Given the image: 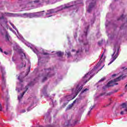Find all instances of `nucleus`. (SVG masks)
Here are the masks:
<instances>
[{"instance_id":"f257e3e1","label":"nucleus","mask_w":127,"mask_h":127,"mask_svg":"<svg viewBox=\"0 0 127 127\" xmlns=\"http://www.w3.org/2000/svg\"><path fill=\"white\" fill-rule=\"evenodd\" d=\"M127 76L123 75H120L119 77L114 79L113 80H111L109 81L107 85H106L105 86L103 87V89H105L106 88H110L111 87H113V86H115V85H119V83H115L116 82H119V81H121V80H123L126 78Z\"/></svg>"},{"instance_id":"f03ea898","label":"nucleus","mask_w":127,"mask_h":127,"mask_svg":"<svg viewBox=\"0 0 127 127\" xmlns=\"http://www.w3.org/2000/svg\"><path fill=\"white\" fill-rule=\"evenodd\" d=\"M44 72L46 73V74H44L43 82H45L48 78H50L52 77V76H54V74H51L52 73V70L51 68L44 69Z\"/></svg>"},{"instance_id":"7ed1b4c3","label":"nucleus","mask_w":127,"mask_h":127,"mask_svg":"<svg viewBox=\"0 0 127 127\" xmlns=\"http://www.w3.org/2000/svg\"><path fill=\"white\" fill-rule=\"evenodd\" d=\"M114 53L112 55V57L113 58V60L110 62V63H109L108 64V65H111V64H112L113 63V62H114V61H115V60H116V59H117V58H118V56H119V53L120 52V48H118L117 49V52H116V49H114ZM115 55V56H114Z\"/></svg>"},{"instance_id":"20e7f679","label":"nucleus","mask_w":127,"mask_h":127,"mask_svg":"<svg viewBox=\"0 0 127 127\" xmlns=\"http://www.w3.org/2000/svg\"><path fill=\"white\" fill-rule=\"evenodd\" d=\"M96 1H97V0H92V2H91L90 3L88 9L87 10V11L88 12H91V11L92 10V8H93V7H94V6H95V5H96Z\"/></svg>"},{"instance_id":"39448f33","label":"nucleus","mask_w":127,"mask_h":127,"mask_svg":"<svg viewBox=\"0 0 127 127\" xmlns=\"http://www.w3.org/2000/svg\"><path fill=\"white\" fill-rule=\"evenodd\" d=\"M82 89H83V85H81L80 86H79V84L77 85L75 90V97H76V96H77L80 93V92H81V90H82Z\"/></svg>"},{"instance_id":"423d86ee","label":"nucleus","mask_w":127,"mask_h":127,"mask_svg":"<svg viewBox=\"0 0 127 127\" xmlns=\"http://www.w3.org/2000/svg\"><path fill=\"white\" fill-rule=\"evenodd\" d=\"M34 85V83H33V82H31L27 86H25V91H24L21 94V97L23 98V96H24V94L27 92V90H28V86H33Z\"/></svg>"},{"instance_id":"0eeeda50","label":"nucleus","mask_w":127,"mask_h":127,"mask_svg":"<svg viewBox=\"0 0 127 127\" xmlns=\"http://www.w3.org/2000/svg\"><path fill=\"white\" fill-rule=\"evenodd\" d=\"M72 6H74L73 5H69V4H65L64 6H63V5H62L60 6L61 7V10H63V9H66L67 8H70V7H72Z\"/></svg>"},{"instance_id":"6e6552de","label":"nucleus","mask_w":127,"mask_h":127,"mask_svg":"<svg viewBox=\"0 0 127 127\" xmlns=\"http://www.w3.org/2000/svg\"><path fill=\"white\" fill-rule=\"evenodd\" d=\"M91 74V73L88 72V73H87L84 77V79H86L87 78H88V79H86V80L85 81V82H84V84H86V83H87V82H88V81H90V80L91 79V78H92V76H91V75H90Z\"/></svg>"},{"instance_id":"1a4fd4ad","label":"nucleus","mask_w":127,"mask_h":127,"mask_svg":"<svg viewBox=\"0 0 127 127\" xmlns=\"http://www.w3.org/2000/svg\"><path fill=\"white\" fill-rule=\"evenodd\" d=\"M10 38V36L7 32L5 35V39H6V41H9V39Z\"/></svg>"},{"instance_id":"9d476101","label":"nucleus","mask_w":127,"mask_h":127,"mask_svg":"<svg viewBox=\"0 0 127 127\" xmlns=\"http://www.w3.org/2000/svg\"><path fill=\"white\" fill-rule=\"evenodd\" d=\"M53 12H54V10L53 9H51L47 10V13H46V15H48L49 14H51V13H53Z\"/></svg>"},{"instance_id":"9b49d317","label":"nucleus","mask_w":127,"mask_h":127,"mask_svg":"<svg viewBox=\"0 0 127 127\" xmlns=\"http://www.w3.org/2000/svg\"><path fill=\"white\" fill-rule=\"evenodd\" d=\"M56 54L59 57H62V56H63V55H64V53L61 52H57L56 53Z\"/></svg>"},{"instance_id":"f8f14e48","label":"nucleus","mask_w":127,"mask_h":127,"mask_svg":"<svg viewBox=\"0 0 127 127\" xmlns=\"http://www.w3.org/2000/svg\"><path fill=\"white\" fill-rule=\"evenodd\" d=\"M42 12H45V11L43 10L42 11L38 12V14H39V17H40V16H43V15H44V14Z\"/></svg>"},{"instance_id":"ddd939ff","label":"nucleus","mask_w":127,"mask_h":127,"mask_svg":"<svg viewBox=\"0 0 127 127\" xmlns=\"http://www.w3.org/2000/svg\"><path fill=\"white\" fill-rule=\"evenodd\" d=\"M46 90H47V85L44 87L43 90L42 91L43 94H45V93H46Z\"/></svg>"},{"instance_id":"4468645a","label":"nucleus","mask_w":127,"mask_h":127,"mask_svg":"<svg viewBox=\"0 0 127 127\" xmlns=\"http://www.w3.org/2000/svg\"><path fill=\"white\" fill-rule=\"evenodd\" d=\"M72 107H73V104H69L68 106V107L66 108V110H71V109H72Z\"/></svg>"},{"instance_id":"2eb2a0df","label":"nucleus","mask_w":127,"mask_h":127,"mask_svg":"<svg viewBox=\"0 0 127 127\" xmlns=\"http://www.w3.org/2000/svg\"><path fill=\"white\" fill-rule=\"evenodd\" d=\"M34 17V13H29V18H33Z\"/></svg>"},{"instance_id":"dca6fc26","label":"nucleus","mask_w":127,"mask_h":127,"mask_svg":"<svg viewBox=\"0 0 127 127\" xmlns=\"http://www.w3.org/2000/svg\"><path fill=\"white\" fill-rule=\"evenodd\" d=\"M123 109H126V108L127 107V103H123L122 105H121Z\"/></svg>"},{"instance_id":"f3484780","label":"nucleus","mask_w":127,"mask_h":127,"mask_svg":"<svg viewBox=\"0 0 127 127\" xmlns=\"http://www.w3.org/2000/svg\"><path fill=\"white\" fill-rule=\"evenodd\" d=\"M34 17H39V15L38 14V12L34 13Z\"/></svg>"},{"instance_id":"a211bd4d","label":"nucleus","mask_w":127,"mask_h":127,"mask_svg":"<svg viewBox=\"0 0 127 127\" xmlns=\"http://www.w3.org/2000/svg\"><path fill=\"white\" fill-rule=\"evenodd\" d=\"M125 19V16L123 14L119 19H118V20H124Z\"/></svg>"},{"instance_id":"6ab92c4d","label":"nucleus","mask_w":127,"mask_h":127,"mask_svg":"<svg viewBox=\"0 0 127 127\" xmlns=\"http://www.w3.org/2000/svg\"><path fill=\"white\" fill-rule=\"evenodd\" d=\"M67 57H71L72 56V55L71 54V53L70 52H68L66 53Z\"/></svg>"},{"instance_id":"aec40b11","label":"nucleus","mask_w":127,"mask_h":127,"mask_svg":"<svg viewBox=\"0 0 127 127\" xmlns=\"http://www.w3.org/2000/svg\"><path fill=\"white\" fill-rule=\"evenodd\" d=\"M88 90H89V89L86 88L81 92V94H83V93H85V92H86V91H88Z\"/></svg>"},{"instance_id":"412c9836","label":"nucleus","mask_w":127,"mask_h":127,"mask_svg":"<svg viewBox=\"0 0 127 127\" xmlns=\"http://www.w3.org/2000/svg\"><path fill=\"white\" fill-rule=\"evenodd\" d=\"M113 94H114V92H109L106 95V96H111V95H113Z\"/></svg>"},{"instance_id":"4be33fe9","label":"nucleus","mask_w":127,"mask_h":127,"mask_svg":"<svg viewBox=\"0 0 127 127\" xmlns=\"http://www.w3.org/2000/svg\"><path fill=\"white\" fill-rule=\"evenodd\" d=\"M55 126H56L54 125H48L46 126V127H54Z\"/></svg>"},{"instance_id":"5701e85b","label":"nucleus","mask_w":127,"mask_h":127,"mask_svg":"<svg viewBox=\"0 0 127 127\" xmlns=\"http://www.w3.org/2000/svg\"><path fill=\"white\" fill-rule=\"evenodd\" d=\"M23 15H25V16H26V17H29V13H23Z\"/></svg>"},{"instance_id":"b1692460","label":"nucleus","mask_w":127,"mask_h":127,"mask_svg":"<svg viewBox=\"0 0 127 127\" xmlns=\"http://www.w3.org/2000/svg\"><path fill=\"white\" fill-rule=\"evenodd\" d=\"M10 25H11L12 27L14 29H15L16 27L14 26V24H12V23H10Z\"/></svg>"},{"instance_id":"393cba45","label":"nucleus","mask_w":127,"mask_h":127,"mask_svg":"<svg viewBox=\"0 0 127 127\" xmlns=\"http://www.w3.org/2000/svg\"><path fill=\"white\" fill-rule=\"evenodd\" d=\"M22 67H25V66H26L25 62H24V61L22 62Z\"/></svg>"},{"instance_id":"a878e982","label":"nucleus","mask_w":127,"mask_h":127,"mask_svg":"<svg viewBox=\"0 0 127 127\" xmlns=\"http://www.w3.org/2000/svg\"><path fill=\"white\" fill-rule=\"evenodd\" d=\"M105 80H106V78H101V80H100L99 81V83L101 82H103L104 81H105Z\"/></svg>"},{"instance_id":"bb28decb","label":"nucleus","mask_w":127,"mask_h":127,"mask_svg":"<svg viewBox=\"0 0 127 127\" xmlns=\"http://www.w3.org/2000/svg\"><path fill=\"white\" fill-rule=\"evenodd\" d=\"M67 104L68 103H64V104L63 105V108H65V107H66V106H67Z\"/></svg>"},{"instance_id":"cd10ccee","label":"nucleus","mask_w":127,"mask_h":127,"mask_svg":"<svg viewBox=\"0 0 127 127\" xmlns=\"http://www.w3.org/2000/svg\"><path fill=\"white\" fill-rule=\"evenodd\" d=\"M2 83H3V84H5V79H4L3 77H2Z\"/></svg>"},{"instance_id":"c85d7f7f","label":"nucleus","mask_w":127,"mask_h":127,"mask_svg":"<svg viewBox=\"0 0 127 127\" xmlns=\"http://www.w3.org/2000/svg\"><path fill=\"white\" fill-rule=\"evenodd\" d=\"M43 55H49V53H43Z\"/></svg>"},{"instance_id":"c756f323","label":"nucleus","mask_w":127,"mask_h":127,"mask_svg":"<svg viewBox=\"0 0 127 127\" xmlns=\"http://www.w3.org/2000/svg\"><path fill=\"white\" fill-rule=\"evenodd\" d=\"M94 107H95L94 106L91 107H90V111H92V110H93V109H94Z\"/></svg>"},{"instance_id":"7c9ffc66","label":"nucleus","mask_w":127,"mask_h":127,"mask_svg":"<svg viewBox=\"0 0 127 127\" xmlns=\"http://www.w3.org/2000/svg\"><path fill=\"white\" fill-rule=\"evenodd\" d=\"M120 29H124V25H122L120 27Z\"/></svg>"},{"instance_id":"2f4dec72","label":"nucleus","mask_w":127,"mask_h":127,"mask_svg":"<svg viewBox=\"0 0 127 127\" xmlns=\"http://www.w3.org/2000/svg\"><path fill=\"white\" fill-rule=\"evenodd\" d=\"M25 112H26L25 110H23L21 111V113H25Z\"/></svg>"},{"instance_id":"473e14b6","label":"nucleus","mask_w":127,"mask_h":127,"mask_svg":"<svg viewBox=\"0 0 127 127\" xmlns=\"http://www.w3.org/2000/svg\"><path fill=\"white\" fill-rule=\"evenodd\" d=\"M124 114H125V112L124 111H121L120 115H124Z\"/></svg>"},{"instance_id":"72a5a7b5","label":"nucleus","mask_w":127,"mask_h":127,"mask_svg":"<svg viewBox=\"0 0 127 127\" xmlns=\"http://www.w3.org/2000/svg\"><path fill=\"white\" fill-rule=\"evenodd\" d=\"M0 52H1L2 53H3V51H2V49H1V48H0Z\"/></svg>"},{"instance_id":"f704fd0d","label":"nucleus","mask_w":127,"mask_h":127,"mask_svg":"<svg viewBox=\"0 0 127 127\" xmlns=\"http://www.w3.org/2000/svg\"><path fill=\"white\" fill-rule=\"evenodd\" d=\"M4 17L3 16H2L1 17H0V19H4Z\"/></svg>"},{"instance_id":"c9c22d12","label":"nucleus","mask_w":127,"mask_h":127,"mask_svg":"<svg viewBox=\"0 0 127 127\" xmlns=\"http://www.w3.org/2000/svg\"><path fill=\"white\" fill-rule=\"evenodd\" d=\"M4 54H5V55H8V53L6 52H4Z\"/></svg>"},{"instance_id":"e433bc0d","label":"nucleus","mask_w":127,"mask_h":127,"mask_svg":"<svg viewBox=\"0 0 127 127\" xmlns=\"http://www.w3.org/2000/svg\"><path fill=\"white\" fill-rule=\"evenodd\" d=\"M116 76H117V74H114L112 75V77H116Z\"/></svg>"},{"instance_id":"4c0bfd02","label":"nucleus","mask_w":127,"mask_h":127,"mask_svg":"<svg viewBox=\"0 0 127 127\" xmlns=\"http://www.w3.org/2000/svg\"><path fill=\"white\" fill-rule=\"evenodd\" d=\"M27 112H29V111H30V109L29 107L27 109Z\"/></svg>"},{"instance_id":"58836bf2","label":"nucleus","mask_w":127,"mask_h":127,"mask_svg":"<svg viewBox=\"0 0 127 127\" xmlns=\"http://www.w3.org/2000/svg\"><path fill=\"white\" fill-rule=\"evenodd\" d=\"M103 57H104V54H103L101 55V60H102V58H103Z\"/></svg>"},{"instance_id":"ea45409f","label":"nucleus","mask_w":127,"mask_h":127,"mask_svg":"<svg viewBox=\"0 0 127 127\" xmlns=\"http://www.w3.org/2000/svg\"><path fill=\"white\" fill-rule=\"evenodd\" d=\"M4 88H5V85L2 87V90H4Z\"/></svg>"},{"instance_id":"a19ab883","label":"nucleus","mask_w":127,"mask_h":127,"mask_svg":"<svg viewBox=\"0 0 127 127\" xmlns=\"http://www.w3.org/2000/svg\"><path fill=\"white\" fill-rule=\"evenodd\" d=\"M34 2H39V0H35V1H34Z\"/></svg>"},{"instance_id":"79ce46f5","label":"nucleus","mask_w":127,"mask_h":127,"mask_svg":"<svg viewBox=\"0 0 127 127\" xmlns=\"http://www.w3.org/2000/svg\"><path fill=\"white\" fill-rule=\"evenodd\" d=\"M0 108L1 109L2 108V106H1V103H0Z\"/></svg>"},{"instance_id":"37998d69","label":"nucleus","mask_w":127,"mask_h":127,"mask_svg":"<svg viewBox=\"0 0 127 127\" xmlns=\"http://www.w3.org/2000/svg\"><path fill=\"white\" fill-rule=\"evenodd\" d=\"M117 92H118V90H115V91H113V93H117Z\"/></svg>"},{"instance_id":"c03bdc74","label":"nucleus","mask_w":127,"mask_h":127,"mask_svg":"<svg viewBox=\"0 0 127 127\" xmlns=\"http://www.w3.org/2000/svg\"><path fill=\"white\" fill-rule=\"evenodd\" d=\"M125 112H127V107L125 108Z\"/></svg>"},{"instance_id":"a18cd8bd","label":"nucleus","mask_w":127,"mask_h":127,"mask_svg":"<svg viewBox=\"0 0 127 127\" xmlns=\"http://www.w3.org/2000/svg\"><path fill=\"white\" fill-rule=\"evenodd\" d=\"M100 96H104V93L100 94Z\"/></svg>"},{"instance_id":"49530a36","label":"nucleus","mask_w":127,"mask_h":127,"mask_svg":"<svg viewBox=\"0 0 127 127\" xmlns=\"http://www.w3.org/2000/svg\"><path fill=\"white\" fill-rule=\"evenodd\" d=\"M71 51H72V52H74V51H75V50H74V49H72V50H71Z\"/></svg>"},{"instance_id":"de8ad7c7","label":"nucleus","mask_w":127,"mask_h":127,"mask_svg":"<svg viewBox=\"0 0 127 127\" xmlns=\"http://www.w3.org/2000/svg\"><path fill=\"white\" fill-rule=\"evenodd\" d=\"M1 111H2V108H0V111L1 112Z\"/></svg>"},{"instance_id":"09e8293b","label":"nucleus","mask_w":127,"mask_h":127,"mask_svg":"<svg viewBox=\"0 0 127 127\" xmlns=\"http://www.w3.org/2000/svg\"><path fill=\"white\" fill-rule=\"evenodd\" d=\"M91 113V111H89V112H88V115H90V113Z\"/></svg>"},{"instance_id":"8fccbe9b","label":"nucleus","mask_w":127,"mask_h":127,"mask_svg":"<svg viewBox=\"0 0 127 127\" xmlns=\"http://www.w3.org/2000/svg\"><path fill=\"white\" fill-rule=\"evenodd\" d=\"M1 34H2V35H3V33H2V32H0Z\"/></svg>"},{"instance_id":"3c124183","label":"nucleus","mask_w":127,"mask_h":127,"mask_svg":"<svg viewBox=\"0 0 127 127\" xmlns=\"http://www.w3.org/2000/svg\"><path fill=\"white\" fill-rule=\"evenodd\" d=\"M76 53H77V54L79 53V51H76Z\"/></svg>"},{"instance_id":"603ef678","label":"nucleus","mask_w":127,"mask_h":127,"mask_svg":"<svg viewBox=\"0 0 127 127\" xmlns=\"http://www.w3.org/2000/svg\"><path fill=\"white\" fill-rule=\"evenodd\" d=\"M109 101H110V102H112V99H109Z\"/></svg>"},{"instance_id":"864d4df0","label":"nucleus","mask_w":127,"mask_h":127,"mask_svg":"<svg viewBox=\"0 0 127 127\" xmlns=\"http://www.w3.org/2000/svg\"><path fill=\"white\" fill-rule=\"evenodd\" d=\"M98 44H99V45H101V43L99 42Z\"/></svg>"},{"instance_id":"5fc2aeb1","label":"nucleus","mask_w":127,"mask_h":127,"mask_svg":"<svg viewBox=\"0 0 127 127\" xmlns=\"http://www.w3.org/2000/svg\"><path fill=\"white\" fill-rule=\"evenodd\" d=\"M126 67H122V69H125Z\"/></svg>"},{"instance_id":"6e6d98bb","label":"nucleus","mask_w":127,"mask_h":127,"mask_svg":"<svg viewBox=\"0 0 127 127\" xmlns=\"http://www.w3.org/2000/svg\"><path fill=\"white\" fill-rule=\"evenodd\" d=\"M20 82H22V80L20 79Z\"/></svg>"},{"instance_id":"4d7b16f0","label":"nucleus","mask_w":127,"mask_h":127,"mask_svg":"<svg viewBox=\"0 0 127 127\" xmlns=\"http://www.w3.org/2000/svg\"><path fill=\"white\" fill-rule=\"evenodd\" d=\"M39 127H43V126H39Z\"/></svg>"},{"instance_id":"13d9d810","label":"nucleus","mask_w":127,"mask_h":127,"mask_svg":"<svg viewBox=\"0 0 127 127\" xmlns=\"http://www.w3.org/2000/svg\"><path fill=\"white\" fill-rule=\"evenodd\" d=\"M76 102V100H74L73 103H75Z\"/></svg>"},{"instance_id":"bf43d9fd","label":"nucleus","mask_w":127,"mask_h":127,"mask_svg":"<svg viewBox=\"0 0 127 127\" xmlns=\"http://www.w3.org/2000/svg\"><path fill=\"white\" fill-rule=\"evenodd\" d=\"M18 99L19 100V97H18Z\"/></svg>"},{"instance_id":"052dcab7","label":"nucleus","mask_w":127,"mask_h":127,"mask_svg":"<svg viewBox=\"0 0 127 127\" xmlns=\"http://www.w3.org/2000/svg\"><path fill=\"white\" fill-rule=\"evenodd\" d=\"M51 16H48V17H50Z\"/></svg>"},{"instance_id":"680f3d73","label":"nucleus","mask_w":127,"mask_h":127,"mask_svg":"<svg viewBox=\"0 0 127 127\" xmlns=\"http://www.w3.org/2000/svg\"><path fill=\"white\" fill-rule=\"evenodd\" d=\"M126 70H127V68H126Z\"/></svg>"},{"instance_id":"e2e57ef3","label":"nucleus","mask_w":127,"mask_h":127,"mask_svg":"<svg viewBox=\"0 0 127 127\" xmlns=\"http://www.w3.org/2000/svg\"><path fill=\"white\" fill-rule=\"evenodd\" d=\"M29 69H30V67H29Z\"/></svg>"},{"instance_id":"0e129e2a","label":"nucleus","mask_w":127,"mask_h":127,"mask_svg":"<svg viewBox=\"0 0 127 127\" xmlns=\"http://www.w3.org/2000/svg\"><path fill=\"white\" fill-rule=\"evenodd\" d=\"M74 91V89L72 90V91Z\"/></svg>"}]
</instances>
